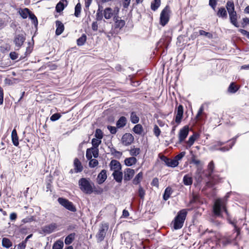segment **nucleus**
Listing matches in <instances>:
<instances>
[{"label": "nucleus", "mask_w": 249, "mask_h": 249, "mask_svg": "<svg viewBox=\"0 0 249 249\" xmlns=\"http://www.w3.org/2000/svg\"><path fill=\"white\" fill-rule=\"evenodd\" d=\"M227 200L226 198H217L214 202L213 207V213L216 217L222 218L224 213L228 218L230 217L229 213L227 209Z\"/></svg>", "instance_id": "obj_1"}, {"label": "nucleus", "mask_w": 249, "mask_h": 249, "mask_svg": "<svg viewBox=\"0 0 249 249\" xmlns=\"http://www.w3.org/2000/svg\"><path fill=\"white\" fill-rule=\"evenodd\" d=\"M187 212L185 209L180 210L177 215L175 217L174 221L172 222L174 225V228L175 230L181 229L185 220Z\"/></svg>", "instance_id": "obj_2"}, {"label": "nucleus", "mask_w": 249, "mask_h": 249, "mask_svg": "<svg viewBox=\"0 0 249 249\" xmlns=\"http://www.w3.org/2000/svg\"><path fill=\"white\" fill-rule=\"evenodd\" d=\"M78 185L80 190L84 193L91 194L93 192L92 184L89 179L81 178L78 181Z\"/></svg>", "instance_id": "obj_3"}, {"label": "nucleus", "mask_w": 249, "mask_h": 249, "mask_svg": "<svg viewBox=\"0 0 249 249\" xmlns=\"http://www.w3.org/2000/svg\"><path fill=\"white\" fill-rule=\"evenodd\" d=\"M171 11L169 5H166L161 11L160 18V23L162 26H165L169 21Z\"/></svg>", "instance_id": "obj_4"}, {"label": "nucleus", "mask_w": 249, "mask_h": 249, "mask_svg": "<svg viewBox=\"0 0 249 249\" xmlns=\"http://www.w3.org/2000/svg\"><path fill=\"white\" fill-rule=\"evenodd\" d=\"M109 225L108 223L102 222L100 224L98 231L96 235L98 242H101L104 240Z\"/></svg>", "instance_id": "obj_5"}, {"label": "nucleus", "mask_w": 249, "mask_h": 249, "mask_svg": "<svg viewBox=\"0 0 249 249\" xmlns=\"http://www.w3.org/2000/svg\"><path fill=\"white\" fill-rule=\"evenodd\" d=\"M57 201L61 205L65 207L68 210L72 212H75L76 211L75 206L69 200L63 197H59Z\"/></svg>", "instance_id": "obj_6"}, {"label": "nucleus", "mask_w": 249, "mask_h": 249, "mask_svg": "<svg viewBox=\"0 0 249 249\" xmlns=\"http://www.w3.org/2000/svg\"><path fill=\"white\" fill-rule=\"evenodd\" d=\"M159 157L160 160L164 161L168 167H175L178 165V161H177L176 160H171L164 155L160 156L159 155Z\"/></svg>", "instance_id": "obj_7"}, {"label": "nucleus", "mask_w": 249, "mask_h": 249, "mask_svg": "<svg viewBox=\"0 0 249 249\" xmlns=\"http://www.w3.org/2000/svg\"><path fill=\"white\" fill-rule=\"evenodd\" d=\"M134 138L132 134L130 133H125L121 139L122 143L125 146L130 145L134 141Z\"/></svg>", "instance_id": "obj_8"}, {"label": "nucleus", "mask_w": 249, "mask_h": 249, "mask_svg": "<svg viewBox=\"0 0 249 249\" xmlns=\"http://www.w3.org/2000/svg\"><path fill=\"white\" fill-rule=\"evenodd\" d=\"M189 133L188 126H185L179 130L178 133V143H181L187 137Z\"/></svg>", "instance_id": "obj_9"}, {"label": "nucleus", "mask_w": 249, "mask_h": 249, "mask_svg": "<svg viewBox=\"0 0 249 249\" xmlns=\"http://www.w3.org/2000/svg\"><path fill=\"white\" fill-rule=\"evenodd\" d=\"M114 21V27L115 29H122L125 24L124 20L121 19V18L118 16H114L113 18Z\"/></svg>", "instance_id": "obj_10"}, {"label": "nucleus", "mask_w": 249, "mask_h": 249, "mask_svg": "<svg viewBox=\"0 0 249 249\" xmlns=\"http://www.w3.org/2000/svg\"><path fill=\"white\" fill-rule=\"evenodd\" d=\"M25 37L22 34L16 35L14 38V42L16 46L18 47H20L25 41Z\"/></svg>", "instance_id": "obj_11"}, {"label": "nucleus", "mask_w": 249, "mask_h": 249, "mask_svg": "<svg viewBox=\"0 0 249 249\" xmlns=\"http://www.w3.org/2000/svg\"><path fill=\"white\" fill-rule=\"evenodd\" d=\"M183 107L182 105H179L178 107L177 112L175 118V122L178 124L180 123L183 117Z\"/></svg>", "instance_id": "obj_12"}, {"label": "nucleus", "mask_w": 249, "mask_h": 249, "mask_svg": "<svg viewBox=\"0 0 249 249\" xmlns=\"http://www.w3.org/2000/svg\"><path fill=\"white\" fill-rule=\"evenodd\" d=\"M109 166L110 170H113V172H115V171H120L122 170V165L121 163L119 161L115 160H113L110 161Z\"/></svg>", "instance_id": "obj_13"}, {"label": "nucleus", "mask_w": 249, "mask_h": 249, "mask_svg": "<svg viewBox=\"0 0 249 249\" xmlns=\"http://www.w3.org/2000/svg\"><path fill=\"white\" fill-rule=\"evenodd\" d=\"M135 174L134 170L131 168H126L124 171V181L130 180Z\"/></svg>", "instance_id": "obj_14"}, {"label": "nucleus", "mask_w": 249, "mask_h": 249, "mask_svg": "<svg viewBox=\"0 0 249 249\" xmlns=\"http://www.w3.org/2000/svg\"><path fill=\"white\" fill-rule=\"evenodd\" d=\"M107 178V171L105 169H103L98 174L97 178V181L99 184H101L105 182Z\"/></svg>", "instance_id": "obj_15"}, {"label": "nucleus", "mask_w": 249, "mask_h": 249, "mask_svg": "<svg viewBox=\"0 0 249 249\" xmlns=\"http://www.w3.org/2000/svg\"><path fill=\"white\" fill-rule=\"evenodd\" d=\"M74 170L75 173L81 172L83 170V167L81 161L78 158H75L73 161Z\"/></svg>", "instance_id": "obj_16"}, {"label": "nucleus", "mask_w": 249, "mask_h": 249, "mask_svg": "<svg viewBox=\"0 0 249 249\" xmlns=\"http://www.w3.org/2000/svg\"><path fill=\"white\" fill-rule=\"evenodd\" d=\"M68 4V1L67 0H61L56 4L55 7V10L57 12L60 13L62 11L65 7L67 6Z\"/></svg>", "instance_id": "obj_17"}, {"label": "nucleus", "mask_w": 249, "mask_h": 249, "mask_svg": "<svg viewBox=\"0 0 249 249\" xmlns=\"http://www.w3.org/2000/svg\"><path fill=\"white\" fill-rule=\"evenodd\" d=\"M112 176L115 181L118 183H121L123 180V172L120 171H115L112 173Z\"/></svg>", "instance_id": "obj_18"}, {"label": "nucleus", "mask_w": 249, "mask_h": 249, "mask_svg": "<svg viewBox=\"0 0 249 249\" xmlns=\"http://www.w3.org/2000/svg\"><path fill=\"white\" fill-rule=\"evenodd\" d=\"M229 18L230 21L232 24L236 27H239V24L237 22V15L236 12L231 13L229 14Z\"/></svg>", "instance_id": "obj_19"}, {"label": "nucleus", "mask_w": 249, "mask_h": 249, "mask_svg": "<svg viewBox=\"0 0 249 249\" xmlns=\"http://www.w3.org/2000/svg\"><path fill=\"white\" fill-rule=\"evenodd\" d=\"M56 26V29L55 31V34L57 36L61 35L64 30V26L63 24L59 20H57L55 22Z\"/></svg>", "instance_id": "obj_20"}, {"label": "nucleus", "mask_w": 249, "mask_h": 249, "mask_svg": "<svg viewBox=\"0 0 249 249\" xmlns=\"http://www.w3.org/2000/svg\"><path fill=\"white\" fill-rule=\"evenodd\" d=\"M57 228V225L55 223H52L44 227L43 231L47 233H51L54 231Z\"/></svg>", "instance_id": "obj_21"}, {"label": "nucleus", "mask_w": 249, "mask_h": 249, "mask_svg": "<svg viewBox=\"0 0 249 249\" xmlns=\"http://www.w3.org/2000/svg\"><path fill=\"white\" fill-rule=\"evenodd\" d=\"M11 137L13 144L16 146H18L19 144L18 137L15 129H14L12 132Z\"/></svg>", "instance_id": "obj_22"}, {"label": "nucleus", "mask_w": 249, "mask_h": 249, "mask_svg": "<svg viewBox=\"0 0 249 249\" xmlns=\"http://www.w3.org/2000/svg\"><path fill=\"white\" fill-rule=\"evenodd\" d=\"M127 122L126 118L124 116L121 117L116 122V126L118 128H122L124 127Z\"/></svg>", "instance_id": "obj_23"}, {"label": "nucleus", "mask_w": 249, "mask_h": 249, "mask_svg": "<svg viewBox=\"0 0 249 249\" xmlns=\"http://www.w3.org/2000/svg\"><path fill=\"white\" fill-rule=\"evenodd\" d=\"M104 16L106 19H109L113 16V11L109 7L106 8L104 11Z\"/></svg>", "instance_id": "obj_24"}, {"label": "nucleus", "mask_w": 249, "mask_h": 249, "mask_svg": "<svg viewBox=\"0 0 249 249\" xmlns=\"http://www.w3.org/2000/svg\"><path fill=\"white\" fill-rule=\"evenodd\" d=\"M226 7L227 11L229 13V14L231 13L235 12V8H234V2L233 1H231V0L228 1L227 2Z\"/></svg>", "instance_id": "obj_25"}, {"label": "nucleus", "mask_w": 249, "mask_h": 249, "mask_svg": "<svg viewBox=\"0 0 249 249\" xmlns=\"http://www.w3.org/2000/svg\"><path fill=\"white\" fill-rule=\"evenodd\" d=\"M137 159L134 157L126 158L124 160V163L127 166H130L136 163Z\"/></svg>", "instance_id": "obj_26"}, {"label": "nucleus", "mask_w": 249, "mask_h": 249, "mask_svg": "<svg viewBox=\"0 0 249 249\" xmlns=\"http://www.w3.org/2000/svg\"><path fill=\"white\" fill-rule=\"evenodd\" d=\"M63 246L64 242L63 240L59 239L53 243L52 249H63Z\"/></svg>", "instance_id": "obj_27"}, {"label": "nucleus", "mask_w": 249, "mask_h": 249, "mask_svg": "<svg viewBox=\"0 0 249 249\" xmlns=\"http://www.w3.org/2000/svg\"><path fill=\"white\" fill-rule=\"evenodd\" d=\"M172 192L173 191L171 187H167L164 191V193L163 195V199L165 201L167 200L169 198Z\"/></svg>", "instance_id": "obj_28"}, {"label": "nucleus", "mask_w": 249, "mask_h": 249, "mask_svg": "<svg viewBox=\"0 0 249 249\" xmlns=\"http://www.w3.org/2000/svg\"><path fill=\"white\" fill-rule=\"evenodd\" d=\"M143 178V173L142 172L139 173L133 179V183L135 185L139 184Z\"/></svg>", "instance_id": "obj_29"}, {"label": "nucleus", "mask_w": 249, "mask_h": 249, "mask_svg": "<svg viewBox=\"0 0 249 249\" xmlns=\"http://www.w3.org/2000/svg\"><path fill=\"white\" fill-rule=\"evenodd\" d=\"M217 15L219 17L226 18H227V13L225 8L224 7L219 8L217 13Z\"/></svg>", "instance_id": "obj_30"}, {"label": "nucleus", "mask_w": 249, "mask_h": 249, "mask_svg": "<svg viewBox=\"0 0 249 249\" xmlns=\"http://www.w3.org/2000/svg\"><path fill=\"white\" fill-rule=\"evenodd\" d=\"M75 236V233H71L69 234L65 239V243L66 245L71 244L74 240Z\"/></svg>", "instance_id": "obj_31"}, {"label": "nucleus", "mask_w": 249, "mask_h": 249, "mask_svg": "<svg viewBox=\"0 0 249 249\" xmlns=\"http://www.w3.org/2000/svg\"><path fill=\"white\" fill-rule=\"evenodd\" d=\"M2 246L5 248L8 249L12 246V243L11 240L6 237H4L2 239Z\"/></svg>", "instance_id": "obj_32"}, {"label": "nucleus", "mask_w": 249, "mask_h": 249, "mask_svg": "<svg viewBox=\"0 0 249 249\" xmlns=\"http://www.w3.org/2000/svg\"><path fill=\"white\" fill-rule=\"evenodd\" d=\"M87 36L86 34H83L79 38L77 39V45L78 46H81L84 45L87 40Z\"/></svg>", "instance_id": "obj_33"}, {"label": "nucleus", "mask_w": 249, "mask_h": 249, "mask_svg": "<svg viewBox=\"0 0 249 249\" xmlns=\"http://www.w3.org/2000/svg\"><path fill=\"white\" fill-rule=\"evenodd\" d=\"M161 3V0H154L151 3V9L154 11H156L160 7Z\"/></svg>", "instance_id": "obj_34"}, {"label": "nucleus", "mask_w": 249, "mask_h": 249, "mask_svg": "<svg viewBox=\"0 0 249 249\" xmlns=\"http://www.w3.org/2000/svg\"><path fill=\"white\" fill-rule=\"evenodd\" d=\"M183 182L185 185H191L193 183V178L189 175H186L183 177Z\"/></svg>", "instance_id": "obj_35"}, {"label": "nucleus", "mask_w": 249, "mask_h": 249, "mask_svg": "<svg viewBox=\"0 0 249 249\" xmlns=\"http://www.w3.org/2000/svg\"><path fill=\"white\" fill-rule=\"evenodd\" d=\"M133 130L136 134L141 135L143 132V129L141 124H137L134 126Z\"/></svg>", "instance_id": "obj_36"}, {"label": "nucleus", "mask_w": 249, "mask_h": 249, "mask_svg": "<svg viewBox=\"0 0 249 249\" xmlns=\"http://www.w3.org/2000/svg\"><path fill=\"white\" fill-rule=\"evenodd\" d=\"M30 12L31 11L28 8H24L19 11L20 15L24 19L26 18L29 16Z\"/></svg>", "instance_id": "obj_37"}, {"label": "nucleus", "mask_w": 249, "mask_h": 249, "mask_svg": "<svg viewBox=\"0 0 249 249\" xmlns=\"http://www.w3.org/2000/svg\"><path fill=\"white\" fill-rule=\"evenodd\" d=\"M139 117L137 115L136 112H132L130 114V120L133 124H137L139 121Z\"/></svg>", "instance_id": "obj_38"}, {"label": "nucleus", "mask_w": 249, "mask_h": 249, "mask_svg": "<svg viewBox=\"0 0 249 249\" xmlns=\"http://www.w3.org/2000/svg\"><path fill=\"white\" fill-rule=\"evenodd\" d=\"M230 223L234 227V233L235 235V239H236L240 234V229L238 228L236 224L234 222L230 221Z\"/></svg>", "instance_id": "obj_39"}, {"label": "nucleus", "mask_w": 249, "mask_h": 249, "mask_svg": "<svg viewBox=\"0 0 249 249\" xmlns=\"http://www.w3.org/2000/svg\"><path fill=\"white\" fill-rule=\"evenodd\" d=\"M238 89L237 88L236 86L234 84V83H231L228 88V91L232 93L236 92Z\"/></svg>", "instance_id": "obj_40"}, {"label": "nucleus", "mask_w": 249, "mask_h": 249, "mask_svg": "<svg viewBox=\"0 0 249 249\" xmlns=\"http://www.w3.org/2000/svg\"><path fill=\"white\" fill-rule=\"evenodd\" d=\"M81 10V5L80 3H78L75 7L74 16L76 17H79L80 15Z\"/></svg>", "instance_id": "obj_41"}, {"label": "nucleus", "mask_w": 249, "mask_h": 249, "mask_svg": "<svg viewBox=\"0 0 249 249\" xmlns=\"http://www.w3.org/2000/svg\"><path fill=\"white\" fill-rule=\"evenodd\" d=\"M29 18L31 19L32 23L35 26H37L38 24V21L36 16L32 12H30L29 15Z\"/></svg>", "instance_id": "obj_42"}, {"label": "nucleus", "mask_w": 249, "mask_h": 249, "mask_svg": "<svg viewBox=\"0 0 249 249\" xmlns=\"http://www.w3.org/2000/svg\"><path fill=\"white\" fill-rule=\"evenodd\" d=\"M101 143V140L93 138L91 140V143L92 145V147L91 148H98L99 145Z\"/></svg>", "instance_id": "obj_43"}, {"label": "nucleus", "mask_w": 249, "mask_h": 249, "mask_svg": "<svg viewBox=\"0 0 249 249\" xmlns=\"http://www.w3.org/2000/svg\"><path fill=\"white\" fill-rule=\"evenodd\" d=\"M199 34L200 35L204 36L209 39H212L213 37V36L212 33L209 32H206L202 30H200L199 31Z\"/></svg>", "instance_id": "obj_44"}, {"label": "nucleus", "mask_w": 249, "mask_h": 249, "mask_svg": "<svg viewBox=\"0 0 249 249\" xmlns=\"http://www.w3.org/2000/svg\"><path fill=\"white\" fill-rule=\"evenodd\" d=\"M214 168V162L213 161H211L208 164V170L209 172V175L210 176H212V173H213V170Z\"/></svg>", "instance_id": "obj_45"}, {"label": "nucleus", "mask_w": 249, "mask_h": 249, "mask_svg": "<svg viewBox=\"0 0 249 249\" xmlns=\"http://www.w3.org/2000/svg\"><path fill=\"white\" fill-rule=\"evenodd\" d=\"M141 152V150L139 148H134L130 150V154L132 156H137Z\"/></svg>", "instance_id": "obj_46"}, {"label": "nucleus", "mask_w": 249, "mask_h": 249, "mask_svg": "<svg viewBox=\"0 0 249 249\" xmlns=\"http://www.w3.org/2000/svg\"><path fill=\"white\" fill-rule=\"evenodd\" d=\"M95 137L99 140H101L103 137V133L100 129H97L95 133Z\"/></svg>", "instance_id": "obj_47"}, {"label": "nucleus", "mask_w": 249, "mask_h": 249, "mask_svg": "<svg viewBox=\"0 0 249 249\" xmlns=\"http://www.w3.org/2000/svg\"><path fill=\"white\" fill-rule=\"evenodd\" d=\"M103 16L102 13V10L100 9V7L97 11L96 14V19L97 21H100L103 19Z\"/></svg>", "instance_id": "obj_48"}, {"label": "nucleus", "mask_w": 249, "mask_h": 249, "mask_svg": "<svg viewBox=\"0 0 249 249\" xmlns=\"http://www.w3.org/2000/svg\"><path fill=\"white\" fill-rule=\"evenodd\" d=\"M236 138H235L232 139V141H233L231 145L229 148L227 146H224V147H221V148L218 149V150H220L221 151H223V152L228 151L231 148L232 146L234 144L235 141H236Z\"/></svg>", "instance_id": "obj_49"}, {"label": "nucleus", "mask_w": 249, "mask_h": 249, "mask_svg": "<svg viewBox=\"0 0 249 249\" xmlns=\"http://www.w3.org/2000/svg\"><path fill=\"white\" fill-rule=\"evenodd\" d=\"M89 166L90 167H95L98 164V161L96 159H91V160H89Z\"/></svg>", "instance_id": "obj_50"}, {"label": "nucleus", "mask_w": 249, "mask_h": 249, "mask_svg": "<svg viewBox=\"0 0 249 249\" xmlns=\"http://www.w3.org/2000/svg\"><path fill=\"white\" fill-rule=\"evenodd\" d=\"M153 132L154 135L157 137H159V136L160 135L161 131L158 126L156 124L154 125V129H153Z\"/></svg>", "instance_id": "obj_51"}, {"label": "nucleus", "mask_w": 249, "mask_h": 249, "mask_svg": "<svg viewBox=\"0 0 249 249\" xmlns=\"http://www.w3.org/2000/svg\"><path fill=\"white\" fill-rule=\"evenodd\" d=\"M196 137L195 136V135H193L191 136H190L189 138V140L187 142V144L189 145L190 146H192L194 144L196 140Z\"/></svg>", "instance_id": "obj_52"}, {"label": "nucleus", "mask_w": 249, "mask_h": 249, "mask_svg": "<svg viewBox=\"0 0 249 249\" xmlns=\"http://www.w3.org/2000/svg\"><path fill=\"white\" fill-rule=\"evenodd\" d=\"M139 196L141 199H143L145 196V191L142 188L141 186H139V190H138Z\"/></svg>", "instance_id": "obj_53"}, {"label": "nucleus", "mask_w": 249, "mask_h": 249, "mask_svg": "<svg viewBox=\"0 0 249 249\" xmlns=\"http://www.w3.org/2000/svg\"><path fill=\"white\" fill-rule=\"evenodd\" d=\"M185 152H181L178 155H177L174 159V160H176L177 161H178L179 160H180L185 155Z\"/></svg>", "instance_id": "obj_54"}, {"label": "nucleus", "mask_w": 249, "mask_h": 249, "mask_svg": "<svg viewBox=\"0 0 249 249\" xmlns=\"http://www.w3.org/2000/svg\"><path fill=\"white\" fill-rule=\"evenodd\" d=\"M61 115L59 113H54L50 117V120L52 121H55L58 120L61 117Z\"/></svg>", "instance_id": "obj_55"}, {"label": "nucleus", "mask_w": 249, "mask_h": 249, "mask_svg": "<svg viewBox=\"0 0 249 249\" xmlns=\"http://www.w3.org/2000/svg\"><path fill=\"white\" fill-rule=\"evenodd\" d=\"M92 151V154L93 156L96 158L99 156V149L98 148H91Z\"/></svg>", "instance_id": "obj_56"}, {"label": "nucleus", "mask_w": 249, "mask_h": 249, "mask_svg": "<svg viewBox=\"0 0 249 249\" xmlns=\"http://www.w3.org/2000/svg\"><path fill=\"white\" fill-rule=\"evenodd\" d=\"M92 157V151L90 148H88L87 149L86 151V158L89 160H91Z\"/></svg>", "instance_id": "obj_57"}, {"label": "nucleus", "mask_w": 249, "mask_h": 249, "mask_svg": "<svg viewBox=\"0 0 249 249\" xmlns=\"http://www.w3.org/2000/svg\"><path fill=\"white\" fill-rule=\"evenodd\" d=\"M9 56L12 60H15L18 58V55L16 52H12L10 53Z\"/></svg>", "instance_id": "obj_58"}, {"label": "nucleus", "mask_w": 249, "mask_h": 249, "mask_svg": "<svg viewBox=\"0 0 249 249\" xmlns=\"http://www.w3.org/2000/svg\"><path fill=\"white\" fill-rule=\"evenodd\" d=\"M107 129L112 134H115L117 132V128L115 126L108 125L107 127Z\"/></svg>", "instance_id": "obj_59"}, {"label": "nucleus", "mask_w": 249, "mask_h": 249, "mask_svg": "<svg viewBox=\"0 0 249 249\" xmlns=\"http://www.w3.org/2000/svg\"><path fill=\"white\" fill-rule=\"evenodd\" d=\"M203 110H204V108L202 106H201L198 111V112L196 115V119H197V120H200V115L202 114L203 112Z\"/></svg>", "instance_id": "obj_60"}, {"label": "nucleus", "mask_w": 249, "mask_h": 249, "mask_svg": "<svg viewBox=\"0 0 249 249\" xmlns=\"http://www.w3.org/2000/svg\"><path fill=\"white\" fill-rule=\"evenodd\" d=\"M131 0H123V5L124 8H127L130 3Z\"/></svg>", "instance_id": "obj_61"}, {"label": "nucleus", "mask_w": 249, "mask_h": 249, "mask_svg": "<svg viewBox=\"0 0 249 249\" xmlns=\"http://www.w3.org/2000/svg\"><path fill=\"white\" fill-rule=\"evenodd\" d=\"M151 185L152 186H156L157 187H159V179L157 178H155L153 179L152 181L151 182Z\"/></svg>", "instance_id": "obj_62"}, {"label": "nucleus", "mask_w": 249, "mask_h": 249, "mask_svg": "<svg viewBox=\"0 0 249 249\" xmlns=\"http://www.w3.org/2000/svg\"><path fill=\"white\" fill-rule=\"evenodd\" d=\"M26 246V243L23 241L18 245V249H25Z\"/></svg>", "instance_id": "obj_63"}, {"label": "nucleus", "mask_w": 249, "mask_h": 249, "mask_svg": "<svg viewBox=\"0 0 249 249\" xmlns=\"http://www.w3.org/2000/svg\"><path fill=\"white\" fill-rule=\"evenodd\" d=\"M247 24H249V18H243L242 26L244 27Z\"/></svg>", "instance_id": "obj_64"}]
</instances>
